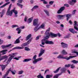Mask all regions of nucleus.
Wrapping results in <instances>:
<instances>
[{
  "mask_svg": "<svg viewBox=\"0 0 78 78\" xmlns=\"http://www.w3.org/2000/svg\"><path fill=\"white\" fill-rule=\"evenodd\" d=\"M33 39V38H31L27 42V43H25L23 44L22 45L21 47H20V46H17L16 47H15L13 48V49L14 50H15V49H23V48H24V47L25 46H26V45H28L29 44L30 42H31V41Z\"/></svg>",
  "mask_w": 78,
  "mask_h": 78,
  "instance_id": "1",
  "label": "nucleus"
},
{
  "mask_svg": "<svg viewBox=\"0 0 78 78\" xmlns=\"http://www.w3.org/2000/svg\"><path fill=\"white\" fill-rule=\"evenodd\" d=\"M50 28L48 29L45 32L46 35H48V36H51V37H57V35L54 34H53L52 32H51L50 34Z\"/></svg>",
  "mask_w": 78,
  "mask_h": 78,
  "instance_id": "2",
  "label": "nucleus"
},
{
  "mask_svg": "<svg viewBox=\"0 0 78 78\" xmlns=\"http://www.w3.org/2000/svg\"><path fill=\"white\" fill-rule=\"evenodd\" d=\"M36 57H37V55H35L33 57V59L34 60L33 61V63L34 64H36V63H37V62L41 61L42 60L43 58L42 57H41L36 59Z\"/></svg>",
  "mask_w": 78,
  "mask_h": 78,
  "instance_id": "3",
  "label": "nucleus"
},
{
  "mask_svg": "<svg viewBox=\"0 0 78 78\" xmlns=\"http://www.w3.org/2000/svg\"><path fill=\"white\" fill-rule=\"evenodd\" d=\"M12 6V4H11L9 6V7L7 9V11L6 13L7 16H12V10L10 11L11 9V8Z\"/></svg>",
  "mask_w": 78,
  "mask_h": 78,
  "instance_id": "4",
  "label": "nucleus"
},
{
  "mask_svg": "<svg viewBox=\"0 0 78 78\" xmlns=\"http://www.w3.org/2000/svg\"><path fill=\"white\" fill-rule=\"evenodd\" d=\"M15 55H16V53H12L11 54H9V56L10 57L8 59V61L7 62V64H9L10 62L11 61V60L12 59V58H14Z\"/></svg>",
  "mask_w": 78,
  "mask_h": 78,
  "instance_id": "5",
  "label": "nucleus"
},
{
  "mask_svg": "<svg viewBox=\"0 0 78 78\" xmlns=\"http://www.w3.org/2000/svg\"><path fill=\"white\" fill-rule=\"evenodd\" d=\"M45 50L44 49L42 48H41L40 51V53L38 55V57H41L45 53Z\"/></svg>",
  "mask_w": 78,
  "mask_h": 78,
  "instance_id": "6",
  "label": "nucleus"
},
{
  "mask_svg": "<svg viewBox=\"0 0 78 78\" xmlns=\"http://www.w3.org/2000/svg\"><path fill=\"white\" fill-rule=\"evenodd\" d=\"M34 26H39L38 24V19H34L33 21Z\"/></svg>",
  "mask_w": 78,
  "mask_h": 78,
  "instance_id": "7",
  "label": "nucleus"
},
{
  "mask_svg": "<svg viewBox=\"0 0 78 78\" xmlns=\"http://www.w3.org/2000/svg\"><path fill=\"white\" fill-rule=\"evenodd\" d=\"M73 25L74 29L76 31H78V28L77 27H78V25L77 24V22L76 21H74Z\"/></svg>",
  "mask_w": 78,
  "mask_h": 78,
  "instance_id": "8",
  "label": "nucleus"
},
{
  "mask_svg": "<svg viewBox=\"0 0 78 78\" xmlns=\"http://www.w3.org/2000/svg\"><path fill=\"white\" fill-rule=\"evenodd\" d=\"M61 45L62 47L64 48H67V47H68V44L64 42L61 43Z\"/></svg>",
  "mask_w": 78,
  "mask_h": 78,
  "instance_id": "9",
  "label": "nucleus"
},
{
  "mask_svg": "<svg viewBox=\"0 0 78 78\" xmlns=\"http://www.w3.org/2000/svg\"><path fill=\"white\" fill-rule=\"evenodd\" d=\"M13 12L14 13V17H18V16L17 15V14H18V12L17 11L15 10L14 9H12V12Z\"/></svg>",
  "mask_w": 78,
  "mask_h": 78,
  "instance_id": "10",
  "label": "nucleus"
},
{
  "mask_svg": "<svg viewBox=\"0 0 78 78\" xmlns=\"http://www.w3.org/2000/svg\"><path fill=\"white\" fill-rule=\"evenodd\" d=\"M6 12V10L5 9H3L2 10V12H0V17L1 18L3 17L4 14Z\"/></svg>",
  "mask_w": 78,
  "mask_h": 78,
  "instance_id": "11",
  "label": "nucleus"
},
{
  "mask_svg": "<svg viewBox=\"0 0 78 78\" xmlns=\"http://www.w3.org/2000/svg\"><path fill=\"white\" fill-rule=\"evenodd\" d=\"M22 2H23V0H19L18 1V3H17V6H20L21 8H22L23 5L19 3H22Z\"/></svg>",
  "mask_w": 78,
  "mask_h": 78,
  "instance_id": "12",
  "label": "nucleus"
},
{
  "mask_svg": "<svg viewBox=\"0 0 78 78\" xmlns=\"http://www.w3.org/2000/svg\"><path fill=\"white\" fill-rule=\"evenodd\" d=\"M45 44H50L52 45L54 44V42L51 41H49L48 40H46V41L45 42Z\"/></svg>",
  "mask_w": 78,
  "mask_h": 78,
  "instance_id": "13",
  "label": "nucleus"
},
{
  "mask_svg": "<svg viewBox=\"0 0 78 78\" xmlns=\"http://www.w3.org/2000/svg\"><path fill=\"white\" fill-rule=\"evenodd\" d=\"M8 51V50H4L0 51V54L2 53V55H4L6 54L7 52Z\"/></svg>",
  "mask_w": 78,
  "mask_h": 78,
  "instance_id": "14",
  "label": "nucleus"
},
{
  "mask_svg": "<svg viewBox=\"0 0 78 78\" xmlns=\"http://www.w3.org/2000/svg\"><path fill=\"white\" fill-rule=\"evenodd\" d=\"M74 58V57L72 56H70L69 57H68L67 56H65V57H64V56L63 57V59H66V60H69L70 59H71V58Z\"/></svg>",
  "mask_w": 78,
  "mask_h": 78,
  "instance_id": "15",
  "label": "nucleus"
},
{
  "mask_svg": "<svg viewBox=\"0 0 78 78\" xmlns=\"http://www.w3.org/2000/svg\"><path fill=\"white\" fill-rule=\"evenodd\" d=\"M21 38V36L20 37L17 39L14 42V44H19L20 43V38Z\"/></svg>",
  "mask_w": 78,
  "mask_h": 78,
  "instance_id": "16",
  "label": "nucleus"
},
{
  "mask_svg": "<svg viewBox=\"0 0 78 78\" xmlns=\"http://www.w3.org/2000/svg\"><path fill=\"white\" fill-rule=\"evenodd\" d=\"M64 17V15H57L56 16V17L58 19H62L63 17Z\"/></svg>",
  "mask_w": 78,
  "mask_h": 78,
  "instance_id": "17",
  "label": "nucleus"
},
{
  "mask_svg": "<svg viewBox=\"0 0 78 78\" xmlns=\"http://www.w3.org/2000/svg\"><path fill=\"white\" fill-rule=\"evenodd\" d=\"M7 66H8V65H1V67L2 69V71H3L5 70V69L6 67Z\"/></svg>",
  "mask_w": 78,
  "mask_h": 78,
  "instance_id": "18",
  "label": "nucleus"
},
{
  "mask_svg": "<svg viewBox=\"0 0 78 78\" xmlns=\"http://www.w3.org/2000/svg\"><path fill=\"white\" fill-rule=\"evenodd\" d=\"M11 44H10L8 45H2V47L3 49H4L5 48H6V47H11Z\"/></svg>",
  "mask_w": 78,
  "mask_h": 78,
  "instance_id": "19",
  "label": "nucleus"
},
{
  "mask_svg": "<svg viewBox=\"0 0 78 78\" xmlns=\"http://www.w3.org/2000/svg\"><path fill=\"white\" fill-rule=\"evenodd\" d=\"M10 2H8L6 3L5 4H4L3 5L0 7V8H4V7H5V6H7V5H8L9 4H10Z\"/></svg>",
  "mask_w": 78,
  "mask_h": 78,
  "instance_id": "20",
  "label": "nucleus"
},
{
  "mask_svg": "<svg viewBox=\"0 0 78 78\" xmlns=\"http://www.w3.org/2000/svg\"><path fill=\"white\" fill-rule=\"evenodd\" d=\"M45 24H42L39 27V29H45Z\"/></svg>",
  "mask_w": 78,
  "mask_h": 78,
  "instance_id": "21",
  "label": "nucleus"
},
{
  "mask_svg": "<svg viewBox=\"0 0 78 78\" xmlns=\"http://www.w3.org/2000/svg\"><path fill=\"white\" fill-rule=\"evenodd\" d=\"M47 41V40L45 39L44 38V39H43L41 40V44L42 45H45V42Z\"/></svg>",
  "mask_w": 78,
  "mask_h": 78,
  "instance_id": "22",
  "label": "nucleus"
},
{
  "mask_svg": "<svg viewBox=\"0 0 78 78\" xmlns=\"http://www.w3.org/2000/svg\"><path fill=\"white\" fill-rule=\"evenodd\" d=\"M66 70V68H62L61 69V74H62V73H65Z\"/></svg>",
  "mask_w": 78,
  "mask_h": 78,
  "instance_id": "23",
  "label": "nucleus"
},
{
  "mask_svg": "<svg viewBox=\"0 0 78 78\" xmlns=\"http://www.w3.org/2000/svg\"><path fill=\"white\" fill-rule=\"evenodd\" d=\"M32 35L31 34H29L26 37V40L28 41V40H29L31 37Z\"/></svg>",
  "mask_w": 78,
  "mask_h": 78,
  "instance_id": "24",
  "label": "nucleus"
},
{
  "mask_svg": "<svg viewBox=\"0 0 78 78\" xmlns=\"http://www.w3.org/2000/svg\"><path fill=\"white\" fill-rule=\"evenodd\" d=\"M70 16H72V14H68L66 15V20L67 21H68L69 20Z\"/></svg>",
  "mask_w": 78,
  "mask_h": 78,
  "instance_id": "25",
  "label": "nucleus"
},
{
  "mask_svg": "<svg viewBox=\"0 0 78 78\" xmlns=\"http://www.w3.org/2000/svg\"><path fill=\"white\" fill-rule=\"evenodd\" d=\"M61 54H62V55H67V52H66V51L65 50L63 49L62 50V51L61 52Z\"/></svg>",
  "mask_w": 78,
  "mask_h": 78,
  "instance_id": "26",
  "label": "nucleus"
},
{
  "mask_svg": "<svg viewBox=\"0 0 78 78\" xmlns=\"http://www.w3.org/2000/svg\"><path fill=\"white\" fill-rule=\"evenodd\" d=\"M39 26H37L34 28V31L35 32H36L38 30H39L40 29H39V27H38Z\"/></svg>",
  "mask_w": 78,
  "mask_h": 78,
  "instance_id": "27",
  "label": "nucleus"
},
{
  "mask_svg": "<svg viewBox=\"0 0 78 78\" xmlns=\"http://www.w3.org/2000/svg\"><path fill=\"white\" fill-rule=\"evenodd\" d=\"M31 58L26 59L23 61V62H28V61H31Z\"/></svg>",
  "mask_w": 78,
  "mask_h": 78,
  "instance_id": "28",
  "label": "nucleus"
},
{
  "mask_svg": "<svg viewBox=\"0 0 78 78\" xmlns=\"http://www.w3.org/2000/svg\"><path fill=\"white\" fill-rule=\"evenodd\" d=\"M32 20L33 19H32L31 18H30L28 19L27 22L28 23H31V22H32Z\"/></svg>",
  "mask_w": 78,
  "mask_h": 78,
  "instance_id": "29",
  "label": "nucleus"
},
{
  "mask_svg": "<svg viewBox=\"0 0 78 78\" xmlns=\"http://www.w3.org/2000/svg\"><path fill=\"white\" fill-rule=\"evenodd\" d=\"M8 58V56H7L6 55H4L1 57L2 60L3 59H7Z\"/></svg>",
  "mask_w": 78,
  "mask_h": 78,
  "instance_id": "30",
  "label": "nucleus"
},
{
  "mask_svg": "<svg viewBox=\"0 0 78 78\" xmlns=\"http://www.w3.org/2000/svg\"><path fill=\"white\" fill-rule=\"evenodd\" d=\"M69 30L72 33H73V34H75V30L73 29L70 28L69 29Z\"/></svg>",
  "mask_w": 78,
  "mask_h": 78,
  "instance_id": "31",
  "label": "nucleus"
},
{
  "mask_svg": "<svg viewBox=\"0 0 78 78\" xmlns=\"http://www.w3.org/2000/svg\"><path fill=\"white\" fill-rule=\"evenodd\" d=\"M63 55H60L57 57V58L58 59H63Z\"/></svg>",
  "mask_w": 78,
  "mask_h": 78,
  "instance_id": "32",
  "label": "nucleus"
},
{
  "mask_svg": "<svg viewBox=\"0 0 78 78\" xmlns=\"http://www.w3.org/2000/svg\"><path fill=\"white\" fill-rule=\"evenodd\" d=\"M61 68V67H58V68L56 71H54L53 72L55 73H58V71H59V69H60Z\"/></svg>",
  "mask_w": 78,
  "mask_h": 78,
  "instance_id": "33",
  "label": "nucleus"
},
{
  "mask_svg": "<svg viewBox=\"0 0 78 78\" xmlns=\"http://www.w3.org/2000/svg\"><path fill=\"white\" fill-rule=\"evenodd\" d=\"M53 77V75H47L46 76V78H51Z\"/></svg>",
  "mask_w": 78,
  "mask_h": 78,
  "instance_id": "34",
  "label": "nucleus"
},
{
  "mask_svg": "<svg viewBox=\"0 0 78 78\" xmlns=\"http://www.w3.org/2000/svg\"><path fill=\"white\" fill-rule=\"evenodd\" d=\"M71 62H72L73 64H78V61H76L75 60H73L71 61Z\"/></svg>",
  "mask_w": 78,
  "mask_h": 78,
  "instance_id": "35",
  "label": "nucleus"
},
{
  "mask_svg": "<svg viewBox=\"0 0 78 78\" xmlns=\"http://www.w3.org/2000/svg\"><path fill=\"white\" fill-rule=\"evenodd\" d=\"M70 68L71 69H73L75 68V66L74 64H72L71 65L70 64Z\"/></svg>",
  "mask_w": 78,
  "mask_h": 78,
  "instance_id": "36",
  "label": "nucleus"
},
{
  "mask_svg": "<svg viewBox=\"0 0 78 78\" xmlns=\"http://www.w3.org/2000/svg\"><path fill=\"white\" fill-rule=\"evenodd\" d=\"M61 75V74H57L54 76L53 78H58L59 76V75Z\"/></svg>",
  "mask_w": 78,
  "mask_h": 78,
  "instance_id": "37",
  "label": "nucleus"
},
{
  "mask_svg": "<svg viewBox=\"0 0 78 78\" xmlns=\"http://www.w3.org/2000/svg\"><path fill=\"white\" fill-rule=\"evenodd\" d=\"M68 3L70 4V5H75V4L72 2V1H69Z\"/></svg>",
  "mask_w": 78,
  "mask_h": 78,
  "instance_id": "38",
  "label": "nucleus"
},
{
  "mask_svg": "<svg viewBox=\"0 0 78 78\" xmlns=\"http://www.w3.org/2000/svg\"><path fill=\"white\" fill-rule=\"evenodd\" d=\"M37 78H44V76H42L41 74H40L37 75Z\"/></svg>",
  "mask_w": 78,
  "mask_h": 78,
  "instance_id": "39",
  "label": "nucleus"
},
{
  "mask_svg": "<svg viewBox=\"0 0 78 78\" xmlns=\"http://www.w3.org/2000/svg\"><path fill=\"white\" fill-rule=\"evenodd\" d=\"M23 73V71L20 70L19 71L18 74V75H22Z\"/></svg>",
  "mask_w": 78,
  "mask_h": 78,
  "instance_id": "40",
  "label": "nucleus"
},
{
  "mask_svg": "<svg viewBox=\"0 0 78 78\" xmlns=\"http://www.w3.org/2000/svg\"><path fill=\"white\" fill-rule=\"evenodd\" d=\"M0 36L2 37L4 36H5V33L2 32H0Z\"/></svg>",
  "mask_w": 78,
  "mask_h": 78,
  "instance_id": "41",
  "label": "nucleus"
},
{
  "mask_svg": "<svg viewBox=\"0 0 78 78\" xmlns=\"http://www.w3.org/2000/svg\"><path fill=\"white\" fill-rule=\"evenodd\" d=\"M76 10H74L72 11V14L74 15V14H75L76 13Z\"/></svg>",
  "mask_w": 78,
  "mask_h": 78,
  "instance_id": "42",
  "label": "nucleus"
},
{
  "mask_svg": "<svg viewBox=\"0 0 78 78\" xmlns=\"http://www.w3.org/2000/svg\"><path fill=\"white\" fill-rule=\"evenodd\" d=\"M46 37H44V39H46V40H47L48 38H49V37H50V35H46Z\"/></svg>",
  "mask_w": 78,
  "mask_h": 78,
  "instance_id": "43",
  "label": "nucleus"
},
{
  "mask_svg": "<svg viewBox=\"0 0 78 78\" xmlns=\"http://www.w3.org/2000/svg\"><path fill=\"white\" fill-rule=\"evenodd\" d=\"M25 50L26 51H30V49L27 47L25 48Z\"/></svg>",
  "mask_w": 78,
  "mask_h": 78,
  "instance_id": "44",
  "label": "nucleus"
},
{
  "mask_svg": "<svg viewBox=\"0 0 78 78\" xmlns=\"http://www.w3.org/2000/svg\"><path fill=\"white\" fill-rule=\"evenodd\" d=\"M62 11L60 9L59 10L57 11L58 14H61Z\"/></svg>",
  "mask_w": 78,
  "mask_h": 78,
  "instance_id": "45",
  "label": "nucleus"
},
{
  "mask_svg": "<svg viewBox=\"0 0 78 78\" xmlns=\"http://www.w3.org/2000/svg\"><path fill=\"white\" fill-rule=\"evenodd\" d=\"M62 11H63L65 9V6H63L62 7L60 8V9Z\"/></svg>",
  "mask_w": 78,
  "mask_h": 78,
  "instance_id": "46",
  "label": "nucleus"
},
{
  "mask_svg": "<svg viewBox=\"0 0 78 78\" xmlns=\"http://www.w3.org/2000/svg\"><path fill=\"white\" fill-rule=\"evenodd\" d=\"M15 27H19V26L16 25H14L12 26V28H15Z\"/></svg>",
  "mask_w": 78,
  "mask_h": 78,
  "instance_id": "47",
  "label": "nucleus"
},
{
  "mask_svg": "<svg viewBox=\"0 0 78 78\" xmlns=\"http://www.w3.org/2000/svg\"><path fill=\"white\" fill-rule=\"evenodd\" d=\"M38 8H39V6H38V5H35L34 7V9H37Z\"/></svg>",
  "mask_w": 78,
  "mask_h": 78,
  "instance_id": "48",
  "label": "nucleus"
},
{
  "mask_svg": "<svg viewBox=\"0 0 78 78\" xmlns=\"http://www.w3.org/2000/svg\"><path fill=\"white\" fill-rule=\"evenodd\" d=\"M65 67H70V64H69L68 65H66Z\"/></svg>",
  "mask_w": 78,
  "mask_h": 78,
  "instance_id": "49",
  "label": "nucleus"
},
{
  "mask_svg": "<svg viewBox=\"0 0 78 78\" xmlns=\"http://www.w3.org/2000/svg\"><path fill=\"white\" fill-rule=\"evenodd\" d=\"M27 19H28V17H27V16H25L24 19V21L27 22Z\"/></svg>",
  "mask_w": 78,
  "mask_h": 78,
  "instance_id": "50",
  "label": "nucleus"
},
{
  "mask_svg": "<svg viewBox=\"0 0 78 78\" xmlns=\"http://www.w3.org/2000/svg\"><path fill=\"white\" fill-rule=\"evenodd\" d=\"M41 37V35H39L36 37V40H38L39 39V37Z\"/></svg>",
  "mask_w": 78,
  "mask_h": 78,
  "instance_id": "51",
  "label": "nucleus"
},
{
  "mask_svg": "<svg viewBox=\"0 0 78 78\" xmlns=\"http://www.w3.org/2000/svg\"><path fill=\"white\" fill-rule=\"evenodd\" d=\"M72 1L74 4L76 2V0H72Z\"/></svg>",
  "mask_w": 78,
  "mask_h": 78,
  "instance_id": "52",
  "label": "nucleus"
},
{
  "mask_svg": "<svg viewBox=\"0 0 78 78\" xmlns=\"http://www.w3.org/2000/svg\"><path fill=\"white\" fill-rule=\"evenodd\" d=\"M50 5H46V8L48 9L50 8Z\"/></svg>",
  "mask_w": 78,
  "mask_h": 78,
  "instance_id": "53",
  "label": "nucleus"
},
{
  "mask_svg": "<svg viewBox=\"0 0 78 78\" xmlns=\"http://www.w3.org/2000/svg\"><path fill=\"white\" fill-rule=\"evenodd\" d=\"M9 73V72L7 71L5 76H8V73Z\"/></svg>",
  "mask_w": 78,
  "mask_h": 78,
  "instance_id": "54",
  "label": "nucleus"
},
{
  "mask_svg": "<svg viewBox=\"0 0 78 78\" xmlns=\"http://www.w3.org/2000/svg\"><path fill=\"white\" fill-rule=\"evenodd\" d=\"M48 2H47V1H45V0L43 2L44 4H45L47 5V4H48Z\"/></svg>",
  "mask_w": 78,
  "mask_h": 78,
  "instance_id": "55",
  "label": "nucleus"
},
{
  "mask_svg": "<svg viewBox=\"0 0 78 78\" xmlns=\"http://www.w3.org/2000/svg\"><path fill=\"white\" fill-rule=\"evenodd\" d=\"M49 71V69H47L44 72V74H45V73H47V72H48Z\"/></svg>",
  "mask_w": 78,
  "mask_h": 78,
  "instance_id": "56",
  "label": "nucleus"
},
{
  "mask_svg": "<svg viewBox=\"0 0 78 78\" xmlns=\"http://www.w3.org/2000/svg\"><path fill=\"white\" fill-rule=\"evenodd\" d=\"M69 23L70 25H72V23H73V22H72V21L71 20H69Z\"/></svg>",
  "mask_w": 78,
  "mask_h": 78,
  "instance_id": "57",
  "label": "nucleus"
},
{
  "mask_svg": "<svg viewBox=\"0 0 78 78\" xmlns=\"http://www.w3.org/2000/svg\"><path fill=\"white\" fill-rule=\"evenodd\" d=\"M49 3L50 5H52L53 3V1H51L49 2Z\"/></svg>",
  "mask_w": 78,
  "mask_h": 78,
  "instance_id": "58",
  "label": "nucleus"
},
{
  "mask_svg": "<svg viewBox=\"0 0 78 78\" xmlns=\"http://www.w3.org/2000/svg\"><path fill=\"white\" fill-rule=\"evenodd\" d=\"M44 11L45 12L46 14H47V13H48V12H49L48 11L46 10H44Z\"/></svg>",
  "mask_w": 78,
  "mask_h": 78,
  "instance_id": "59",
  "label": "nucleus"
},
{
  "mask_svg": "<svg viewBox=\"0 0 78 78\" xmlns=\"http://www.w3.org/2000/svg\"><path fill=\"white\" fill-rule=\"evenodd\" d=\"M69 38V36H66L64 37V39H67Z\"/></svg>",
  "mask_w": 78,
  "mask_h": 78,
  "instance_id": "60",
  "label": "nucleus"
},
{
  "mask_svg": "<svg viewBox=\"0 0 78 78\" xmlns=\"http://www.w3.org/2000/svg\"><path fill=\"white\" fill-rule=\"evenodd\" d=\"M7 39H11V37L10 36H8Z\"/></svg>",
  "mask_w": 78,
  "mask_h": 78,
  "instance_id": "61",
  "label": "nucleus"
},
{
  "mask_svg": "<svg viewBox=\"0 0 78 78\" xmlns=\"http://www.w3.org/2000/svg\"><path fill=\"white\" fill-rule=\"evenodd\" d=\"M3 41L2 40H1V39H0V43L1 44H3Z\"/></svg>",
  "mask_w": 78,
  "mask_h": 78,
  "instance_id": "62",
  "label": "nucleus"
},
{
  "mask_svg": "<svg viewBox=\"0 0 78 78\" xmlns=\"http://www.w3.org/2000/svg\"><path fill=\"white\" fill-rule=\"evenodd\" d=\"M53 54H54V55H58V54H59V52H55L53 53Z\"/></svg>",
  "mask_w": 78,
  "mask_h": 78,
  "instance_id": "63",
  "label": "nucleus"
},
{
  "mask_svg": "<svg viewBox=\"0 0 78 78\" xmlns=\"http://www.w3.org/2000/svg\"><path fill=\"white\" fill-rule=\"evenodd\" d=\"M64 6H66L67 7H69V5L67 4H65L64 5Z\"/></svg>",
  "mask_w": 78,
  "mask_h": 78,
  "instance_id": "64",
  "label": "nucleus"
}]
</instances>
